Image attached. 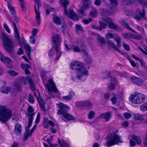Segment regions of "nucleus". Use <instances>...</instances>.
I'll return each mask as SVG.
<instances>
[{
	"instance_id": "nucleus-1",
	"label": "nucleus",
	"mask_w": 147,
	"mask_h": 147,
	"mask_svg": "<svg viewBox=\"0 0 147 147\" xmlns=\"http://www.w3.org/2000/svg\"><path fill=\"white\" fill-rule=\"evenodd\" d=\"M71 68L77 71L76 77H72V80H76L78 79L83 81H85L88 76L89 73L87 68L85 67L82 63L75 61L71 63Z\"/></svg>"
},
{
	"instance_id": "nucleus-2",
	"label": "nucleus",
	"mask_w": 147,
	"mask_h": 147,
	"mask_svg": "<svg viewBox=\"0 0 147 147\" xmlns=\"http://www.w3.org/2000/svg\"><path fill=\"white\" fill-rule=\"evenodd\" d=\"M123 142L121 137L117 131L113 132L109 136L105 146L110 147L114 145L118 144L119 143Z\"/></svg>"
},
{
	"instance_id": "nucleus-3",
	"label": "nucleus",
	"mask_w": 147,
	"mask_h": 147,
	"mask_svg": "<svg viewBox=\"0 0 147 147\" xmlns=\"http://www.w3.org/2000/svg\"><path fill=\"white\" fill-rule=\"evenodd\" d=\"M59 110L57 113L59 115H62L63 118L61 117L62 118L64 121H67L74 119L73 116L71 115L68 113V111L70 109V107L62 103H60L58 105Z\"/></svg>"
},
{
	"instance_id": "nucleus-4",
	"label": "nucleus",
	"mask_w": 147,
	"mask_h": 147,
	"mask_svg": "<svg viewBox=\"0 0 147 147\" xmlns=\"http://www.w3.org/2000/svg\"><path fill=\"white\" fill-rule=\"evenodd\" d=\"M61 6L64 7V13L68 16L71 19L75 21H78L79 20L78 16L76 14L73 10L71 9H67V6L69 3L68 0H60Z\"/></svg>"
},
{
	"instance_id": "nucleus-5",
	"label": "nucleus",
	"mask_w": 147,
	"mask_h": 147,
	"mask_svg": "<svg viewBox=\"0 0 147 147\" xmlns=\"http://www.w3.org/2000/svg\"><path fill=\"white\" fill-rule=\"evenodd\" d=\"M3 42V46L7 51L9 53H11L12 50L15 47L13 41L10 39L9 37L5 34H2V38H1Z\"/></svg>"
},
{
	"instance_id": "nucleus-6",
	"label": "nucleus",
	"mask_w": 147,
	"mask_h": 147,
	"mask_svg": "<svg viewBox=\"0 0 147 147\" xmlns=\"http://www.w3.org/2000/svg\"><path fill=\"white\" fill-rule=\"evenodd\" d=\"M11 116V110L6 108L5 106H0V120L5 123L10 119Z\"/></svg>"
},
{
	"instance_id": "nucleus-7",
	"label": "nucleus",
	"mask_w": 147,
	"mask_h": 147,
	"mask_svg": "<svg viewBox=\"0 0 147 147\" xmlns=\"http://www.w3.org/2000/svg\"><path fill=\"white\" fill-rule=\"evenodd\" d=\"M146 99L145 95L140 93H136L131 95L129 98L130 102L136 104H139L143 102Z\"/></svg>"
},
{
	"instance_id": "nucleus-8",
	"label": "nucleus",
	"mask_w": 147,
	"mask_h": 147,
	"mask_svg": "<svg viewBox=\"0 0 147 147\" xmlns=\"http://www.w3.org/2000/svg\"><path fill=\"white\" fill-rule=\"evenodd\" d=\"M60 36L59 34H55L53 35V41L55 45L54 48L57 53L56 54V59H59L61 56V49L60 47Z\"/></svg>"
},
{
	"instance_id": "nucleus-9",
	"label": "nucleus",
	"mask_w": 147,
	"mask_h": 147,
	"mask_svg": "<svg viewBox=\"0 0 147 147\" xmlns=\"http://www.w3.org/2000/svg\"><path fill=\"white\" fill-rule=\"evenodd\" d=\"M91 0H82V5L81 7L78 11L79 13L82 16L86 15L84 11H86L92 6L91 4Z\"/></svg>"
},
{
	"instance_id": "nucleus-10",
	"label": "nucleus",
	"mask_w": 147,
	"mask_h": 147,
	"mask_svg": "<svg viewBox=\"0 0 147 147\" xmlns=\"http://www.w3.org/2000/svg\"><path fill=\"white\" fill-rule=\"evenodd\" d=\"M35 10L36 14L35 19L37 22V25L39 26L41 21L40 16V12L39 8L41 6L40 1V0H34Z\"/></svg>"
},
{
	"instance_id": "nucleus-11",
	"label": "nucleus",
	"mask_w": 147,
	"mask_h": 147,
	"mask_svg": "<svg viewBox=\"0 0 147 147\" xmlns=\"http://www.w3.org/2000/svg\"><path fill=\"white\" fill-rule=\"evenodd\" d=\"M134 18L136 20L140 21L142 19H146L145 10L143 7L142 10L137 9L134 15Z\"/></svg>"
},
{
	"instance_id": "nucleus-12",
	"label": "nucleus",
	"mask_w": 147,
	"mask_h": 147,
	"mask_svg": "<svg viewBox=\"0 0 147 147\" xmlns=\"http://www.w3.org/2000/svg\"><path fill=\"white\" fill-rule=\"evenodd\" d=\"M45 85L46 86L48 90L50 92H53L57 93L58 92V90L53 80L49 79L47 84Z\"/></svg>"
},
{
	"instance_id": "nucleus-13",
	"label": "nucleus",
	"mask_w": 147,
	"mask_h": 147,
	"mask_svg": "<svg viewBox=\"0 0 147 147\" xmlns=\"http://www.w3.org/2000/svg\"><path fill=\"white\" fill-rule=\"evenodd\" d=\"M75 105L77 107H86L88 109H89L92 106V103L89 101H77Z\"/></svg>"
},
{
	"instance_id": "nucleus-14",
	"label": "nucleus",
	"mask_w": 147,
	"mask_h": 147,
	"mask_svg": "<svg viewBox=\"0 0 147 147\" xmlns=\"http://www.w3.org/2000/svg\"><path fill=\"white\" fill-rule=\"evenodd\" d=\"M0 60L6 64L7 67L8 68H12L13 66L12 62L11 59L8 57H5L3 55L1 57Z\"/></svg>"
},
{
	"instance_id": "nucleus-15",
	"label": "nucleus",
	"mask_w": 147,
	"mask_h": 147,
	"mask_svg": "<svg viewBox=\"0 0 147 147\" xmlns=\"http://www.w3.org/2000/svg\"><path fill=\"white\" fill-rule=\"evenodd\" d=\"M38 96L36 95V93L35 94L34 96L38 101L39 105L40 107L41 110L45 112L46 111V108L45 107V101L42 99V96L40 95V94L39 92H38Z\"/></svg>"
},
{
	"instance_id": "nucleus-16",
	"label": "nucleus",
	"mask_w": 147,
	"mask_h": 147,
	"mask_svg": "<svg viewBox=\"0 0 147 147\" xmlns=\"http://www.w3.org/2000/svg\"><path fill=\"white\" fill-rule=\"evenodd\" d=\"M27 116L28 117V119L33 120L35 115L34 110L31 106H29L27 109Z\"/></svg>"
},
{
	"instance_id": "nucleus-17",
	"label": "nucleus",
	"mask_w": 147,
	"mask_h": 147,
	"mask_svg": "<svg viewBox=\"0 0 147 147\" xmlns=\"http://www.w3.org/2000/svg\"><path fill=\"white\" fill-rule=\"evenodd\" d=\"M115 10V7H111L109 9H105L103 15L104 16H111L113 15L114 13Z\"/></svg>"
},
{
	"instance_id": "nucleus-18",
	"label": "nucleus",
	"mask_w": 147,
	"mask_h": 147,
	"mask_svg": "<svg viewBox=\"0 0 147 147\" xmlns=\"http://www.w3.org/2000/svg\"><path fill=\"white\" fill-rule=\"evenodd\" d=\"M131 79L133 83L138 85H142L144 82L143 80L141 78L137 77L135 76L132 77Z\"/></svg>"
},
{
	"instance_id": "nucleus-19",
	"label": "nucleus",
	"mask_w": 147,
	"mask_h": 147,
	"mask_svg": "<svg viewBox=\"0 0 147 147\" xmlns=\"http://www.w3.org/2000/svg\"><path fill=\"white\" fill-rule=\"evenodd\" d=\"M111 113L109 112L107 113L101 114L99 116V118L100 119H104L106 121H109L111 117Z\"/></svg>"
},
{
	"instance_id": "nucleus-20",
	"label": "nucleus",
	"mask_w": 147,
	"mask_h": 147,
	"mask_svg": "<svg viewBox=\"0 0 147 147\" xmlns=\"http://www.w3.org/2000/svg\"><path fill=\"white\" fill-rule=\"evenodd\" d=\"M113 38L116 41L117 46L119 47H120L121 46V39L119 36L116 33L114 34Z\"/></svg>"
},
{
	"instance_id": "nucleus-21",
	"label": "nucleus",
	"mask_w": 147,
	"mask_h": 147,
	"mask_svg": "<svg viewBox=\"0 0 147 147\" xmlns=\"http://www.w3.org/2000/svg\"><path fill=\"white\" fill-rule=\"evenodd\" d=\"M108 26L110 28L113 29L117 31H121L122 30L121 27L118 26L116 24H114L113 22L108 25Z\"/></svg>"
},
{
	"instance_id": "nucleus-22",
	"label": "nucleus",
	"mask_w": 147,
	"mask_h": 147,
	"mask_svg": "<svg viewBox=\"0 0 147 147\" xmlns=\"http://www.w3.org/2000/svg\"><path fill=\"white\" fill-rule=\"evenodd\" d=\"M14 131L17 135L20 134L22 132V126L20 124L16 123Z\"/></svg>"
},
{
	"instance_id": "nucleus-23",
	"label": "nucleus",
	"mask_w": 147,
	"mask_h": 147,
	"mask_svg": "<svg viewBox=\"0 0 147 147\" xmlns=\"http://www.w3.org/2000/svg\"><path fill=\"white\" fill-rule=\"evenodd\" d=\"M14 37L16 41L18 42L19 45L22 46V43L20 40V36L18 32V29L14 30Z\"/></svg>"
},
{
	"instance_id": "nucleus-24",
	"label": "nucleus",
	"mask_w": 147,
	"mask_h": 147,
	"mask_svg": "<svg viewBox=\"0 0 147 147\" xmlns=\"http://www.w3.org/2000/svg\"><path fill=\"white\" fill-rule=\"evenodd\" d=\"M11 2L12 1L11 0H9V1L8 2V7L12 15H14L16 13L14 7L12 6L11 4Z\"/></svg>"
},
{
	"instance_id": "nucleus-25",
	"label": "nucleus",
	"mask_w": 147,
	"mask_h": 147,
	"mask_svg": "<svg viewBox=\"0 0 147 147\" xmlns=\"http://www.w3.org/2000/svg\"><path fill=\"white\" fill-rule=\"evenodd\" d=\"M24 47L26 50V52L28 56L29 59L31 60V55L30 53L31 50L30 45L28 44H25L24 45Z\"/></svg>"
},
{
	"instance_id": "nucleus-26",
	"label": "nucleus",
	"mask_w": 147,
	"mask_h": 147,
	"mask_svg": "<svg viewBox=\"0 0 147 147\" xmlns=\"http://www.w3.org/2000/svg\"><path fill=\"white\" fill-rule=\"evenodd\" d=\"M121 24L122 26L126 28L127 30H131L134 33H136V32L131 28L126 22L123 21L121 22Z\"/></svg>"
},
{
	"instance_id": "nucleus-27",
	"label": "nucleus",
	"mask_w": 147,
	"mask_h": 147,
	"mask_svg": "<svg viewBox=\"0 0 147 147\" xmlns=\"http://www.w3.org/2000/svg\"><path fill=\"white\" fill-rule=\"evenodd\" d=\"M97 40L98 44L100 46H102L106 43L105 39L102 37L98 36L97 38Z\"/></svg>"
},
{
	"instance_id": "nucleus-28",
	"label": "nucleus",
	"mask_w": 147,
	"mask_h": 147,
	"mask_svg": "<svg viewBox=\"0 0 147 147\" xmlns=\"http://www.w3.org/2000/svg\"><path fill=\"white\" fill-rule=\"evenodd\" d=\"M107 44L109 46L115 50H118V47L117 45H116L113 41L111 40H108L107 41Z\"/></svg>"
},
{
	"instance_id": "nucleus-29",
	"label": "nucleus",
	"mask_w": 147,
	"mask_h": 147,
	"mask_svg": "<svg viewBox=\"0 0 147 147\" xmlns=\"http://www.w3.org/2000/svg\"><path fill=\"white\" fill-rule=\"evenodd\" d=\"M75 95V93L73 91H71L69 92L68 95L63 96V98L64 100H69Z\"/></svg>"
},
{
	"instance_id": "nucleus-30",
	"label": "nucleus",
	"mask_w": 147,
	"mask_h": 147,
	"mask_svg": "<svg viewBox=\"0 0 147 147\" xmlns=\"http://www.w3.org/2000/svg\"><path fill=\"white\" fill-rule=\"evenodd\" d=\"M134 118L135 120L143 121L144 119V116L139 114H135L134 115Z\"/></svg>"
},
{
	"instance_id": "nucleus-31",
	"label": "nucleus",
	"mask_w": 147,
	"mask_h": 147,
	"mask_svg": "<svg viewBox=\"0 0 147 147\" xmlns=\"http://www.w3.org/2000/svg\"><path fill=\"white\" fill-rule=\"evenodd\" d=\"M11 90V88L10 87L4 86L2 87L1 89V92L4 94H7Z\"/></svg>"
},
{
	"instance_id": "nucleus-32",
	"label": "nucleus",
	"mask_w": 147,
	"mask_h": 147,
	"mask_svg": "<svg viewBox=\"0 0 147 147\" xmlns=\"http://www.w3.org/2000/svg\"><path fill=\"white\" fill-rule=\"evenodd\" d=\"M131 138L133 140L136 141V143L140 145L142 143V140L139 137L133 135L131 136Z\"/></svg>"
},
{
	"instance_id": "nucleus-33",
	"label": "nucleus",
	"mask_w": 147,
	"mask_h": 147,
	"mask_svg": "<svg viewBox=\"0 0 147 147\" xmlns=\"http://www.w3.org/2000/svg\"><path fill=\"white\" fill-rule=\"evenodd\" d=\"M98 11L97 9L94 8H92L90 10L89 15L92 17L96 16L98 15Z\"/></svg>"
},
{
	"instance_id": "nucleus-34",
	"label": "nucleus",
	"mask_w": 147,
	"mask_h": 147,
	"mask_svg": "<svg viewBox=\"0 0 147 147\" xmlns=\"http://www.w3.org/2000/svg\"><path fill=\"white\" fill-rule=\"evenodd\" d=\"M18 1L22 10L23 11H25L26 10V7L24 1V0H18Z\"/></svg>"
},
{
	"instance_id": "nucleus-35",
	"label": "nucleus",
	"mask_w": 147,
	"mask_h": 147,
	"mask_svg": "<svg viewBox=\"0 0 147 147\" xmlns=\"http://www.w3.org/2000/svg\"><path fill=\"white\" fill-rule=\"evenodd\" d=\"M28 82L31 89L32 90H34L36 89L35 86L33 83V80L31 78H28Z\"/></svg>"
},
{
	"instance_id": "nucleus-36",
	"label": "nucleus",
	"mask_w": 147,
	"mask_h": 147,
	"mask_svg": "<svg viewBox=\"0 0 147 147\" xmlns=\"http://www.w3.org/2000/svg\"><path fill=\"white\" fill-rule=\"evenodd\" d=\"M53 22L56 24L60 25L61 23V19L60 18L57 16H55L53 18Z\"/></svg>"
},
{
	"instance_id": "nucleus-37",
	"label": "nucleus",
	"mask_w": 147,
	"mask_h": 147,
	"mask_svg": "<svg viewBox=\"0 0 147 147\" xmlns=\"http://www.w3.org/2000/svg\"><path fill=\"white\" fill-rule=\"evenodd\" d=\"M58 141L60 144V147H69L68 144L64 140L61 141L60 139H59Z\"/></svg>"
},
{
	"instance_id": "nucleus-38",
	"label": "nucleus",
	"mask_w": 147,
	"mask_h": 147,
	"mask_svg": "<svg viewBox=\"0 0 147 147\" xmlns=\"http://www.w3.org/2000/svg\"><path fill=\"white\" fill-rule=\"evenodd\" d=\"M99 31H101L102 29L105 28L107 26V24L105 23L102 20V21H99Z\"/></svg>"
},
{
	"instance_id": "nucleus-39",
	"label": "nucleus",
	"mask_w": 147,
	"mask_h": 147,
	"mask_svg": "<svg viewBox=\"0 0 147 147\" xmlns=\"http://www.w3.org/2000/svg\"><path fill=\"white\" fill-rule=\"evenodd\" d=\"M28 78H30L29 76H27L26 77H22L21 78L20 83L24 85H26L27 84V82H28Z\"/></svg>"
},
{
	"instance_id": "nucleus-40",
	"label": "nucleus",
	"mask_w": 147,
	"mask_h": 147,
	"mask_svg": "<svg viewBox=\"0 0 147 147\" xmlns=\"http://www.w3.org/2000/svg\"><path fill=\"white\" fill-rule=\"evenodd\" d=\"M102 20L105 22L108 25L113 21L111 18L108 17L103 18Z\"/></svg>"
},
{
	"instance_id": "nucleus-41",
	"label": "nucleus",
	"mask_w": 147,
	"mask_h": 147,
	"mask_svg": "<svg viewBox=\"0 0 147 147\" xmlns=\"http://www.w3.org/2000/svg\"><path fill=\"white\" fill-rule=\"evenodd\" d=\"M122 35L124 38L129 39L130 38H132L133 34L130 33H123L122 34Z\"/></svg>"
},
{
	"instance_id": "nucleus-42",
	"label": "nucleus",
	"mask_w": 147,
	"mask_h": 147,
	"mask_svg": "<svg viewBox=\"0 0 147 147\" xmlns=\"http://www.w3.org/2000/svg\"><path fill=\"white\" fill-rule=\"evenodd\" d=\"M62 32L64 34H68L67 26L65 24H63L62 26Z\"/></svg>"
},
{
	"instance_id": "nucleus-43",
	"label": "nucleus",
	"mask_w": 147,
	"mask_h": 147,
	"mask_svg": "<svg viewBox=\"0 0 147 147\" xmlns=\"http://www.w3.org/2000/svg\"><path fill=\"white\" fill-rule=\"evenodd\" d=\"M140 109L142 111H145L147 110V102L143 104L140 106Z\"/></svg>"
},
{
	"instance_id": "nucleus-44",
	"label": "nucleus",
	"mask_w": 147,
	"mask_h": 147,
	"mask_svg": "<svg viewBox=\"0 0 147 147\" xmlns=\"http://www.w3.org/2000/svg\"><path fill=\"white\" fill-rule=\"evenodd\" d=\"M124 4L127 5H131L135 2V0H123Z\"/></svg>"
},
{
	"instance_id": "nucleus-45",
	"label": "nucleus",
	"mask_w": 147,
	"mask_h": 147,
	"mask_svg": "<svg viewBox=\"0 0 147 147\" xmlns=\"http://www.w3.org/2000/svg\"><path fill=\"white\" fill-rule=\"evenodd\" d=\"M80 52L83 55L84 58L87 57L88 55V51L87 49H81Z\"/></svg>"
},
{
	"instance_id": "nucleus-46",
	"label": "nucleus",
	"mask_w": 147,
	"mask_h": 147,
	"mask_svg": "<svg viewBox=\"0 0 147 147\" xmlns=\"http://www.w3.org/2000/svg\"><path fill=\"white\" fill-rule=\"evenodd\" d=\"M47 6L48 9H46V14L49 15L50 13V11H53L55 9L54 8L51 7L50 6L47 5Z\"/></svg>"
},
{
	"instance_id": "nucleus-47",
	"label": "nucleus",
	"mask_w": 147,
	"mask_h": 147,
	"mask_svg": "<svg viewBox=\"0 0 147 147\" xmlns=\"http://www.w3.org/2000/svg\"><path fill=\"white\" fill-rule=\"evenodd\" d=\"M76 31L77 32L83 31V28L81 25H76Z\"/></svg>"
},
{
	"instance_id": "nucleus-48",
	"label": "nucleus",
	"mask_w": 147,
	"mask_h": 147,
	"mask_svg": "<svg viewBox=\"0 0 147 147\" xmlns=\"http://www.w3.org/2000/svg\"><path fill=\"white\" fill-rule=\"evenodd\" d=\"M123 93L121 92H118L117 95L118 96L117 99L118 100L121 101L122 100L123 98Z\"/></svg>"
},
{
	"instance_id": "nucleus-49",
	"label": "nucleus",
	"mask_w": 147,
	"mask_h": 147,
	"mask_svg": "<svg viewBox=\"0 0 147 147\" xmlns=\"http://www.w3.org/2000/svg\"><path fill=\"white\" fill-rule=\"evenodd\" d=\"M7 73L12 76H15L18 75L17 72L13 70H9L7 71Z\"/></svg>"
},
{
	"instance_id": "nucleus-50",
	"label": "nucleus",
	"mask_w": 147,
	"mask_h": 147,
	"mask_svg": "<svg viewBox=\"0 0 147 147\" xmlns=\"http://www.w3.org/2000/svg\"><path fill=\"white\" fill-rule=\"evenodd\" d=\"M28 100L30 102L33 103L34 102V97L32 94H30L29 95Z\"/></svg>"
},
{
	"instance_id": "nucleus-51",
	"label": "nucleus",
	"mask_w": 147,
	"mask_h": 147,
	"mask_svg": "<svg viewBox=\"0 0 147 147\" xmlns=\"http://www.w3.org/2000/svg\"><path fill=\"white\" fill-rule=\"evenodd\" d=\"M72 47L73 48L72 50H73L74 52H78L80 51L81 49L78 46L73 45Z\"/></svg>"
},
{
	"instance_id": "nucleus-52",
	"label": "nucleus",
	"mask_w": 147,
	"mask_h": 147,
	"mask_svg": "<svg viewBox=\"0 0 147 147\" xmlns=\"http://www.w3.org/2000/svg\"><path fill=\"white\" fill-rule=\"evenodd\" d=\"M33 120H32L28 119V126L26 127V131H28V130L30 127L31 126L33 122Z\"/></svg>"
},
{
	"instance_id": "nucleus-53",
	"label": "nucleus",
	"mask_w": 147,
	"mask_h": 147,
	"mask_svg": "<svg viewBox=\"0 0 147 147\" xmlns=\"http://www.w3.org/2000/svg\"><path fill=\"white\" fill-rule=\"evenodd\" d=\"M21 67L24 70L29 69L30 67V66L27 63L26 64L22 63L21 64Z\"/></svg>"
},
{
	"instance_id": "nucleus-54",
	"label": "nucleus",
	"mask_w": 147,
	"mask_h": 147,
	"mask_svg": "<svg viewBox=\"0 0 147 147\" xmlns=\"http://www.w3.org/2000/svg\"><path fill=\"white\" fill-rule=\"evenodd\" d=\"M114 34L108 32L105 34V37L107 39L113 38Z\"/></svg>"
},
{
	"instance_id": "nucleus-55",
	"label": "nucleus",
	"mask_w": 147,
	"mask_h": 147,
	"mask_svg": "<svg viewBox=\"0 0 147 147\" xmlns=\"http://www.w3.org/2000/svg\"><path fill=\"white\" fill-rule=\"evenodd\" d=\"M111 100L113 104H115L117 103V98L115 94L113 95V97L111 98Z\"/></svg>"
},
{
	"instance_id": "nucleus-56",
	"label": "nucleus",
	"mask_w": 147,
	"mask_h": 147,
	"mask_svg": "<svg viewBox=\"0 0 147 147\" xmlns=\"http://www.w3.org/2000/svg\"><path fill=\"white\" fill-rule=\"evenodd\" d=\"M95 115V113L93 111H91L88 114V118L90 119H91L93 118Z\"/></svg>"
},
{
	"instance_id": "nucleus-57",
	"label": "nucleus",
	"mask_w": 147,
	"mask_h": 147,
	"mask_svg": "<svg viewBox=\"0 0 147 147\" xmlns=\"http://www.w3.org/2000/svg\"><path fill=\"white\" fill-rule=\"evenodd\" d=\"M49 55L51 57H52L55 55V51L54 48L52 47L51 49L49 51Z\"/></svg>"
},
{
	"instance_id": "nucleus-58",
	"label": "nucleus",
	"mask_w": 147,
	"mask_h": 147,
	"mask_svg": "<svg viewBox=\"0 0 147 147\" xmlns=\"http://www.w3.org/2000/svg\"><path fill=\"white\" fill-rule=\"evenodd\" d=\"M65 47L66 49L68 51L72 50V47H73V45H69L65 44Z\"/></svg>"
},
{
	"instance_id": "nucleus-59",
	"label": "nucleus",
	"mask_w": 147,
	"mask_h": 147,
	"mask_svg": "<svg viewBox=\"0 0 147 147\" xmlns=\"http://www.w3.org/2000/svg\"><path fill=\"white\" fill-rule=\"evenodd\" d=\"M84 58L88 63H90L92 61V58L88 55L87 57H85Z\"/></svg>"
},
{
	"instance_id": "nucleus-60",
	"label": "nucleus",
	"mask_w": 147,
	"mask_h": 147,
	"mask_svg": "<svg viewBox=\"0 0 147 147\" xmlns=\"http://www.w3.org/2000/svg\"><path fill=\"white\" fill-rule=\"evenodd\" d=\"M116 84L111 83L110 84L108 87L109 90H114Z\"/></svg>"
},
{
	"instance_id": "nucleus-61",
	"label": "nucleus",
	"mask_w": 147,
	"mask_h": 147,
	"mask_svg": "<svg viewBox=\"0 0 147 147\" xmlns=\"http://www.w3.org/2000/svg\"><path fill=\"white\" fill-rule=\"evenodd\" d=\"M138 61H140L141 65L144 68L146 67V66H147L146 65L144 61L142 59L140 58Z\"/></svg>"
},
{
	"instance_id": "nucleus-62",
	"label": "nucleus",
	"mask_w": 147,
	"mask_h": 147,
	"mask_svg": "<svg viewBox=\"0 0 147 147\" xmlns=\"http://www.w3.org/2000/svg\"><path fill=\"white\" fill-rule=\"evenodd\" d=\"M30 133H29L28 131L27 132V133L26 134H25L24 136V140L25 141L28 138V137L30 136H31V135L30 134Z\"/></svg>"
},
{
	"instance_id": "nucleus-63",
	"label": "nucleus",
	"mask_w": 147,
	"mask_h": 147,
	"mask_svg": "<svg viewBox=\"0 0 147 147\" xmlns=\"http://www.w3.org/2000/svg\"><path fill=\"white\" fill-rule=\"evenodd\" d=\"M3 26L4 28L6 30L7 32L9 33H10L11 32L10 30L6 24V23H4L3 24Z\"/></svg>"
},
{
	"instance_id": "nucleus-64",
	"label": "nucleus",
	"mask_w": 147,
	"mask_h": 147,
	"mask_svg": "<svg viewBox=\"0 0 147 147\" xmlns=\"http://www.w3.org/2000/svg\"><path fill=\"white\" fill-rule=\"evenodd\" d=\"M124 116L126 119H129L131 117V115L129 113H125L124 114Z\"/></svg>"
}]
</instances>
